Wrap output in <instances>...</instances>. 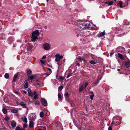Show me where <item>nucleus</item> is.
I'll return each instance as SVG.
<instances>
[{
	"mask_svg": "<svg viewBox=\"0 0 130 130\" xmlns=\"http://www.w3.org/2000/svg\"><path fill=\"white\" fill-rule=\"evenodd\" d=\"M78 24H80V26L82 28H83V29H90V23H87L84 21V22L83 20H78Z\"/></svg>",
	"mask_w": 130,
	"mask_h": 130,
	"instance_id": "1",
	"label": "nucleus"
},
{
	"mask_svg": "<svg viewBox=\"0 0 130 130\" xmlns=\"http://www.w3.org/2000/svg\"><path fill=\"white\" fill-rule=\"evenodd\" d=\"M78 26L75 29V31L77 34L76 36L78 37L83 35V28H82L80 26V24H78V22L77 23Z\"/></svg>",
	"mask_w": 130,
	"mask_h": 130,
	"instance_id": "2",
	"label": "nucleus"
},
{
	"mask_svg": "<svg viewBox=\"0 0 130 130\" xmlns=\"http://www.w3.org/2000/svg\"><path fill=\"white\" fill-rule=\"evenodd\" d=\"M39 32L38 30L33 31L32 33V41H35L36 39H38V36H39Z\"/></svg>",
	"mask_w": 130,
	"mask_h": 130,
	"instance_id": "3",
	"label": "nucleus"
},
{
	"mask_svg": "<svg viewBox=\"0 0 130 130\" xmlns=\"http://www.w3.org/2000/svg\"><path fill=\"white\" fill-rule=\"evenodd\" d=\"M56 58L55 59V61L57 62H59L60 59H62L63 58V56L61 55L60 56L59 54H56L55 55Z\"/></svg>",
	"mask_w": 130,
	"mask_h": 130,
	"instance_id": "4",
	"label": "nucleus"
},
{
	"mask_svg": "<svg viewBox=\"0 0 130 130\" xmlns=\"http://www.w3.org/2000/svg\"><path fill=\"white\" fill-rule=\"evenodd\" d=\"M19 72H18L14 75L12 80L13 82H16L17 80L19 79V78L18 77V76L19 75Z\"/></svg>",
	"mask_w": 130,
	"mask_h": 130,
	"instance_id": "5",
	"label": "nucleus"
},
{
	"mask_svg": "<svg viewBox=\"0 0 130 130\" xmlns=\"http://www.w3.org/2000/svg\"><path fill=\"white\" fill-rule=\"evenodd\" d=\"M43 47V48L46 50H48L50 47V44L47 43H45Z\"/></svg>",
	"mask_w": 130,
	"mask_h": 130,
	"instance_id": "6",
	"label": "nucleus"
},
{
	"mask_svg": "<svg viewBox=\"0 0 130 130\" xmlns=\"http://www.w3.org/2000/svg\"><path fill=\"white\" fill-rule=\"evenodd\" d=\"M70 95V94L68 93L67 91H65V93L64 94V96L66 100L68 102L69 101V98Z\"/></svg>",
	"mask_w": 130,
	"mask_h": 130,
	"instance_id": "7",
	"label": "nucleus"
},
{
	"mask_svg": "<svg viewBox=\"0 0 130 130\" xmlns=\"http://www.w3.org/2000/svg\"><path fill=\"white\" fill-rule=\"evenodd\" d=\"M41 103L42 105L45 106H47V101L44 98H42L41 100Z\"/></svg>",
	"mask_w": 130,
	"mask_h": 130,
	"instance_id": "8",
	"label": "nucleus"
},
{
	"mask_svg": "<svg viewBox=\"0 0 130 130\" xmlns=\"http://www.w3.org/2000/svg\"><path fill=\"white\" fill-rule=\"evenodd\" d=\"M125 64L126 67L130 71V61L129 60L128 61H125Z\"/></svg>",
	"mask_w": 130,
	"mask_h": 130,
	"instance_id": "9",
	"label": "nucleus"
},
{
	"mask_svg": "<svg viewBox=\"0 0 130 130\" xmlns=\"http://www.w3.org/2000/svg\"><path fill=\"white\" fill-rule=\"evenodd\" d=\"M27 49L28 51L31 50L33 47V46L29 43H28L27 44Z\"/></svg>",
	"mask_w": 130,
	"mask_h": 130,
	"instance_id": "10",
	"label": "nucleus"
},
{
	"mask_svg": "<svg viewBox=\"0 0 130 130\" xmlns=\"http://www.w3.org/2000/svg\"><path fill=\"white\" fill-rule=\"evenodd\" d=\"M27 91L28 92L29 95L31 96V97H33V94L32 93L31 89L30 88H28Z\"/></svg>",
	"mask_w": 130,
	"mask_h": 130,
	"instance_id": "11",
	"label": "nucleus"
},
{
	"mask_svg": "<svg viewBox=\"0 0 130 130\" xmlns=\"http://www.w3.org/2000/svg\"><path fill=\"white\" fill-rule=\"evenodd\" d=\"M4 101L5 103H9L10 100L7 96H6L4 99Z\"/></svg>",
	"mask_w": 130,
	"mask_h": 130,
	"instance_id": "12",
	"label": "nucleus"
},
{
	"mask_svg": "<svg viewBox=\"0 0 130 130\" xmlns=\"http://www.w3.org/2000/svg\"><path fill=\"white\" fill-rule=\"evenodd\" d=\"M84 86L83 85H82L79 86V89L78 91L79 92H82L84 89Z\"/></svg>",
	"mask_w": 130,
	"mask_h": 130,
	"instance_id": "13",
	"label": "nucleus"
},
{
	"mask_svg": "<svg viewBox=\"0 0 130 130\" xmlns=\"http://www.w3.org/2000/svg\"><path fill=\"white\" fill-rule=\"evenodd\" d=\"M84 34L85 36H87L92 35V34L90 33V31H87L84 32Z\"/></svg>",
	"mask_w": 130,
	"mask_h": 130,
	"instance_id": "14",
	"label": "nucleus"
},
{
	"mask_svg": "<svg viewBox=\"0 0 130 130\" xmlns=\"http://www.w3.org/2000/svg\"><path fill=\"white\" fill-rule=\"evenodd\" d=\"M11 125L14 128L16 126V123L14 121L12 120L11 121Z\"/></svg>",
	"mask_w": 130,
	"mask_h": 130,
	"instance_id": "15",
	"label": "nucleus"
},
{
	"mask_svg": "<svg viewBox=\"0 0 130 130\" xmlns=\"http://www.w3.org/2000/svg\"><path fill=\"white\" fill-rule=\"evenodd\" d=\"M118 57L119 58L122 60H123L124 59V57L122 54L119 53L118 54Z\"/></svg>",
	"mask_w": 130,
	"mask_h": 130,
	"instance_id": "16",
	"label": "nucleus"
},
{
	"mask_svg": "<svg viewBox=\"0 0 130 130\" xmlns=\"http://www.w3.org/2000/svg\"><path fill=\"white\" fill-rule=\"evenodd\" d=\"M105 34V30H104L102 32H101L99 34L98 37H102L104 36Z\"/></svg>",
	"mask_w": 130,
	"mask_h": 130,
	"instance_id": "17",
	"label": "nucleus"
},
{
	"mask_svg": "<svg viewBox=\"0 0 130 130\" xmlns=\"http://www.w3.org/2000/svg\"><path fill=\"white\" fill-rule=\"evenodd\" d=\"M36 77V75H32L31 76H28V79L29 80L30 79L32 80H33L34 78H35Z\"/></svg>",
	"mask_w": 130,
	"mask_h": 130,
	"instance_id": "18",
	"label": "nucleus"
},
{
	"mask_svg": "<svg viewBox=\"0 0 130 130\" xmlns=\"http://www.w3.org/2000/svg\"><path fill=\"white\" fill-rule=\"evenodd\" d=\"M19 105H20L21 106L23 107L27 108V107H26L27 105L26 104H24V102H21Z\"/></svg>",
	"mask_w": 130,
	"mask_h": 130,
	"instance_id": "19",
	"label": "nucleus"
},
{
	"mask_svg": "<svg viewBox=\"0 0 130 130\" xmlns=\"http://www.w3.org/2000/svg\"><path fill=\"white\" fill-rule=\"evenodd\" d=\"M34 126V122L32 121H30L29 122V126L30 128H32Z\"/></svg>",
	"mask_w": 130,
	"mask_h": 130,
	"instance_id": "20",
	"label": "nucleus"
},
{
	"mask_svg": "<svg viewBox=\"0 0 130 130\" xmlns=\"http://www.w3.org/2000/svg\"><path fill=\"white\" fill-rule=\"evenodd\" d=\"M21 119L23 121L25 122L26 123H27V119L26 117H25L24 118L22 117L21 118Z\"/></svg>",
	"mask_w": 130,
	"mask_h": 130,
	"instance_id": "21",
	"label": "nucleus"
},
{
	"mask_svg": "<svg viewBox=\"0 0 130 130\" xmlns=\"http://www.w3.org/2000/svg\"><path fill=\"white\" fill-rule=\"evenodd\" d=\"M58 99L60 100V101H62V97L61 94L59 93H58Z\"/></svg>",
	"mask_w": 130,
	"mask_h": 130,
	"instance_id": "22",
	"label": "nucleus"
},
{
	"mask_svg": "<svg viewBox=\"0 0 130 130\" xmlns=\"http://www.w3.org/2000/svg\"><path fill=\"white\" fill-rule=\"evenodd\" d=\"M122 1H120L119 2L118 4V6H119L120 7V8H122L124 7L123 6H122Z\"/></svg>",
	"mask_w": 130,
	"mask_h": 130,
	"instance_id": "23",
	"label": "nucleus"
},
{
	"mask_svg": "<svg viewBox=\"0 0 130 130\" xmlns=\"http://www.w3.org/2000/svg\"><path fill=\"white\" fill-rule=\"evenodd\" d=\"M2 111L4 114H6L7 113V109L5 108H3L2 109Z\"/></svg>",
	"mask_w": 130,
	"mask_h": 130,
	"instance_id": "24",
	"label": "nucleus"
},
{
	"mask_svg": "<svg viewBox=\"0 0 130 130\" xmlns=\"http://www.w3.org/2000/svg\"><path fill=\"white\" fill-rule=\"evenodd\" d=\"M57 79L61 81L64 80V78L62 76H59L58 78H57Z\"/></svg>",
	"mask_w": 130,
	"mask_h": 130,
	"instance_id": "25",
	"label": "nucleus"
},
{
	"mask_svg": "<svg viewBox=\"0 0 130 130\" xmlns=\"http://www.w3.org/2000/svg\"><path fill=\"white\" fill-rule=\"evenodd\" d=\"M27 75H30L32 74V72L30 70H28L27 71Z\"/></svg>",
	"mask_w": 130,
	"mask_h": 130,
	"instance_id": "26",
	"label": "nucleus"
},
{
	"mask_svg": "<svg viewBox=\"0 0 130 130\" xmlns=\"http://www.w3.org/2000/svg\"><path fill=\"white\" fill-rule=\"evenodd\" d=\"M113 3V1H111L110 2H106V4H108V6H110Z\"/></svg>",
	"mask_w": 130,
	"mask_h": 130,
	"instance_id": "27",
	"label": "nucleus"
},
{
	"mask_svg": "<svg viewBox=\"0 0 130 130\" xmlns=\"http://www.w3.org/2000/svg\"><path fill=\"white\" fill-rule=\"evenodd\" d=\"M15 130H25L23 128H21L19 126H18L16 128Z\"/></svg>",
	"mask_w": 130,
	"mask_h": 130,
	"instance_id": "28",
	"label": "nucleus"
},
{
	"mask_svg": "<svg viewBox=\"0 0 130 130\" xmlns=\"http://www.w3.org/2000/svg\"><path fill=\"white\" fill-rule=\"evenodd\" d=\"M120 49H123V47L122 46L117 47L116 49V51L118 50V52H120L121 51Z\"/></svg>",
	"mask_w": 130,
	"mask_h": 130,
	"instance_id": "29",
	"label": "nucleus"
},
{
	"mask_svg": "<svg viewBox=\"0 0 130 130\" xmlns=\"http://www.w3.org/2000/svg\"><path fill=\"white\" fill-rule=\"evenodd\" d=\"M28 125L27 124L25 123L23 125V128L24 130H25V128L27 127Z\"/></svg>",
	"mask_w": 130,
	"mask_h": 130,
	"instance_id": "30",
	"label": "nucleus"
},
{
	"mask_svg": "<svg viewBox=\"0 0 130 130\" xmlns=\"http://www.w3.org/2000/svg\"><path fill=\"white\" fill-rule=\"evenodd\" d=\"M99 80L98 79L96 81H95L94 83L95 85L96 86L99 83Z\"/></svg>",
	"mask_w": 130,
	"mask_h": 130,
	"instance_id": "31",
	"label": "nucleus"
},
{
	"mask_svg": "<svg viewBox=\"0 0 130 130\" xmlns=\"http://www.w3.org/2000/svg\"><path fill=\"white\" fill-rule=\"evenodd\" d=\"M11 112L13 113H17L18 112V111L17 110L14 109L11 110Z\"/></svg>",
	"mask_w": 130,
	"mask_h": 130,
	"instance_id": "32",
	"label": "nucleus"
},
{
	"mask_svg": "<svg viewBox=\"0 0 130 130\" xmlns=\"http://www.w3.org/2000/svg\"><path fill=\"white\" fill-rule=\"evenodd\" d=\"M40 116L41 118H42L44 116V112L43 111H41L40 113Z\"/></svg>",
	"mask_w": 130,
	"mask_h": 130,
	"instance_id": "33",
	"label": "nucleus"
},
{
	"mask_svg": "<svg viewBox=\"0 0 130 130\" xmlns=\"http://www.w3.org/2000/svg\"><path fill=\"white\" fill-rule=\"evenodd\" d=\"M28 85L27 81H26V82L24 85V87L25 88H28Z\"/></svg>",
	"mask_w": 130,
	"mask_h": 130,
	"instance_id": "34",
	"label": "nucleus"
},
{
	"mask_svg": "<svg viewBox=\"0 0 130 130\" xmlns=\"http://www.w3.org/2000/svg\"><path fill=\"white\" fill-rule=\"evenodd\" d=\"M9 75L8 73H6L5 74L4 77L5 78L8 79L9 78Z\"/></svg>",
	"mask_w": 130,
	"mask_h": 130,
	"instance_id": "35",
	"label": "nucleus"
},
{
	"mask_svg": "<svg viewBox=\"0 0 130 130\" xmlns=\"http://www.w3.org/2000/svg\"><path fill=\"white\" fill-rule=\"evenodd\" d=\"M90 63L92 64H94L96 63V62L93 60H91L90 61Z\"/></svg>",
	"mask_w": 130,
	"mask_h": 130,
	"instance_id": "36",
	"label": "nucleus"
},
{
	"mask_svg": "<svg viewBox=\"0 0 130 130\" xmlns=\"http://www.w3.org/2000/svg\"><path fill=\"white\" fill-rule=\"evenodd\" d=\"M63 88V86H61L58 87V89L60 90H61Z\"/></svg>",
	"mask_w": 130,
	"mask_h": 130,
	"instance_id": "37",
	"label": "nucleus"
},
{
	"mask_svg": "<svg viewBox=\"0 0 130 130\" xmlns=\"http://www.w3.org/2000/svg\"><path fill=\"white\" fill-rule=\"evenodd\" d=\"M128 5V2H125L123 5L124 7H125Z\"/></svg>",
	"mask_w": 130,
	"mask_h": 130,
	"instance_id": "38",
	"label": "nucleus"
},
{
	"mask_svg": "<svg viewBox=\"0 0 130 130\" xmlns=\"http://www.w3.org/2000/svg\"><path fill=\"white\" fill-rule=\"evenodd\" d=\"M4 120L6 121H8L9 120V117H8L7 116L6 117L4 118Z\"/></svg>",
	"mask_w": 130,
	"mask_h": 130,
	"instance_id": "39",
	"label": "nucleus"
},
{
	"mask_svg": "<svg viewBox=\"0 0 130 130\" xmlns=\"http://www.w3.org/2000/svg\"><path fill=\"white\" fill-rule=\"evenodd\" d=\"M72 75H73V73H70L67 76L66 78H69V77L70 76H71Z\"/></svg>",
	"mask_w": 130,
	"mask_h": 130,
	"instance_id": "40",
	"label": "nucleus"
},
{
	"mask_svg": "<svg viewBox=\"0 0 130 130\" xmlns=\"http://www.w3.org/2000/svg\"><path fill=\"white\" fill-rule=\"evenodd\" d=\"M38 94H36L34 97V99L35 100H36L38 99Z\"/></svg>",
	"mask_w": 130,
	"mask_h": 130,
	"instance_id": "41",
	"label": "nucleus"
},
{
	"mask_svg": "<svg viewBox=\"0 0 130 130\" xmlns=\"http://www.w3.org/2000/svg\"><path fill=\"white\" fill-rule=\"evenodd\" d=\"M94 96V95H90V99L91 100H92L93 99V97Z\"/></svg>",
	"mask_w": 130,
	"mask_h": 130,
	"instance_id": "42",
	"label": "nucleus"
},
{
	"mask_svg": "<svg viewBox=\"0 0 130 130\" xmlns=\"http://www.w3.org/2000/svg\"><path fill=\"white\" fill-rule=\"evenodd\" d=\"M116 123V122L115 121H112L111 122V124L110 126H112L113 124H115V123Z\"/></svg>",
	"mask_w": 130,
	"mask_h": 130,
	"instance_id": "43",
	"label": "nucleus"
},
{
	"mask_svg": "<svg viewBox=\"0 0 130 130\" xmlns=\"http://www.w3.org/2000/svg\"><path fill=\"white\" fill-rule=\"evenodd\" d=\"M88 84V82H86L85 83V85L84 87V89H86V87L87 86Z\"/></svg>",
	"mask_w": 130,
	"mask_h": 130,
	"instance_id": "44",
	"label": "nucleus"
},
{
	"mask_svg": "<svg viewBox=\"0 0 130 130\" xmlns=\"http://www.w3.org/2000/svg\"><path fill=\"white\" fill-rule=\"evenodd\" d=\"M95 28H96L94 27H91V26L90 27V29H91V30H95Z\"/></svg>",
	"mask_w": 130,
	"mask_h": 130,
	"instance_id": "45",
	"label": "nucleus"
},
{
	"mask_svg": "<svg viewBox=\"0 0 130 130\" xmlns=\"http://www.w3.org/2000/svg\"><path fill=\"white\" fill-rule=\"evenodd\" d=\"M6 129H7L5 127H4L0 129V130H5Z\"/></svg>",
	"mask_w": 130,
	"mask_h": 130,
	"instance_id": "46",
	"label": "nucleus"
},
{
	"mask_svg": "<svg viewBox=\"0 0 130 130\" xmlns=\"http://www.w3.org/2000/svg\"><path fill=\"white\" fill-rule=\"evenodd\" d=\"M89 93H90V95H94L93 92L92 91H90Z\"/></svg>",
	"mask_w": 130,
	"mask_h": 130,
	"instance_id": "47",
	"label": "nucleus"
},
{
	"mask_svg": "<svg viewBox=\"0 0 130 130\" xmlns=\"http://www.w3.org/2000/svg\"><path fill=\"white\" fill-rule=\"evenodd\" d=\"M39 103L38 101H37L35 103V104L36 105H39Z\"/></svg>",
	"mask_w": 130,
	"mask_h": 130,
	"instance_id": "48",
	"label": "nucleus"
},
{
	"mask_svg": "<svg viewBox=\"0 0 130 130\" xmlns=\"http://www.w3.org/2000/svg\"><path fill=\"white\" fill-rule=\"evenodd\" d=\"M50 74H48L46 73H44V74H43V75H46V77H47V76H48L49 75H50Z\"/></svg>",
	"mask_w": 130,
	"mask_h": 130,
	"instance_id": "49",
	"label": "nucleus"
},
{
	"mask_svg": "<svg viewBox=\"0 0 130 130\" xmlns=\"http://www.w3.org/2000/svg\"><path fill=\"white\" fill-rule=\"evenodd\" d=\"M108 130H112V126H110L108 127Z\"/></svg>",
	"mask_w": 130,
	"mask_h": 130,
	"instance_id": "50",
	"label": "nucleus"
},
{
	"mask_svg": "<svg viewBox=\"0 0 130 130\" xmlns=\"http://www.w3.org/2000/svg\"><path fill=\"white\" fill-rule=\"evenodd\" d=\"M40 61L41 63L42 64H44L45 63V62L44 61H43L42 60H40Z\"/></svg>",
	"mask_w": 130,
	"mask_h": 130,
	"instance_id": "51",
	"label": "nucleus"
},
{
	"mask_svg": "<svg viewBox=\"0 0 130 130\" xmlns=\"http://www.w3.org/2000/svg\"><path fill=\"white\" fill-rule=\"evenodd\" d=\"M39 85L40 84L39 83H37L34 84V85L36 86H39Z\"/></svg>",
	"mask_w": 130,
	"mask_h": 130,
	"instance_id": "52",
	"label": "nucleus"
},
{
	"mask_svg": "<svg viewBox=\"0 0 130 130\" xmlns=\"http://www.w3.org/2000/svg\"><path fill=\"white\" fill-rule=\"evenodd\" d=\"M46 58V56L45 55L44 56L42 57V59H45Z\"/></svg>",
	"mask_w": 130,
	"mask_h": 130,
	"instance_id": "53",
	"label": "nucleus"
},
{
	"mask_svg": "<svg viewBox=\"0 0 130 130\" xmlns=\"http://www.w3.org/2000/svg\"><path fill=\"white\" fill-rule=\"evenodd\" d=\"M78 59L80 61H81L82 59H81V58L80 56H78Z\"/></svg>",
	"mask_w": 130,
	"mask_h": 130,
	"instance_id": "54",
	"label": "nucleus"
},
{
	"mask_svg": "<svg viewBox=\"0 0 130 130\" xmlns=\"http://www.w3.org/2000/svg\"><path fill=\"white\" fill-rule=\"evenodd\" d=\"M83 61L85 63L86 62V61L84 59H82L81 61Z\"/></svg>",
	"mask_w": 130,
	"mask_h": 130,
	"instance_id": "55",
	"label": "nucleus"
},
{
	"mask_svg": "<svg viewBox=\"0 0 130 130\" xmlns=\"http://www.w3.org/2000/svg\"><path fill=\"white\" fill-rule=\"evenodd\" d=\"M37 91H34L33 93V94L34 95H36V93H37Z\"/></svg>",
	"mask_w": 130,
	"mask_h": 130,
	"instance_id": "56",
	"label": "nucleus"
},
{
	"mask_svg": "<svg viewBox=\"0 0 130 130\" xmlns=\"http://www.w3.org/2000/svg\"><path fill=\"white\" fill-rule=\"evenodd\" d=\"M76 65H77V66H80V64H79L78 63H77V62L76 63Z\"/></svg>",
	"mask_w": 130,
	"mask_h": 130,
	"instance_id": "57",
	"label": "nucleus"
},
{
	"mask_svg": "<svg viewBox=\"0 0 130 130\" xmlns=\"http://www.w3.org/2000/svg\"><path fill=\"white\" fill-rule=\"evenodd\" d=\"M48 70H49V71H50L51 72H51H52V70H51V69H50V68H48Z\"/></svg>",
	"mask_w": 130,
	"mask_h": 130,
	"instance_id": "58",
	"label": "nucleus"
},
{
	"mask_svg": "<svg viewBox=\"0 0 130 130\" xmlns=\"http://www.w3.org/2000/svg\"><path fill=\"white\" fill-rule=\"evenodd\" d=\"M23 92L25 94H26L27 93V92L24 90L23 91Z\"/></svg>",
	"mask_w": 130,
	"mask_h": 130,
	"instance_id": "59",
	"label": "nucleus"
},
{
	"mask_svg": "<svg viewBox=\"0 0 130 130\" xmlns=\"http://www.w3.org/2000/svg\"><path fill=\"white\" fill-rule=\"evenodd\" d=\"M42 130H46V129L45 127H43L42 129Z\"/></svg>",
	"mask_w": 130,
	"mask_h": 130,
	"instance_id": "60",
	"label": "nucleus"
},
{
	"mask_svg": "<svg viewBox=\"0 0 130 130\" xmlns=\"http://www.w3.org/2000/svg\"><path fill=\"white\" fill-rule=\"evenodd\" d=\"M56 77L57 79V78H58V74H57V75H56Z\"/></svg>",
	"mask_w": 130,
	"mask_h": 130,
	"instance_id": "61",
	"label": "nucleus"
},
{
	"mask_svg": "<svg viewBox=\"0 0 130 130\" xmlns=\"http://www.w3.org/2000/svg\"><path fill=\"white\" fill-rule=\"evenodd\" d=\"M36 81L37 82H39V80L38 79H36Z\"/></svg>",
	"mask_w": 130,
	"mask_h": 130,
	"instance_id": "62",
	"label": "nucleus"
},
{
	"mask_svg": "<svg viewBox=\"0 0 130 130\" xmlns=\"http://www.w3.org/2000/svg\"><path fill=\"white\" fill-rule=\"evenodd\" d=\"M37 44H34V46H37Z\"/></svg>",
	"mask_w": 130,
	"mask_h": 130,
	"instance_id": "63",
	"label": "nucleus"
},
{
	"mask_svg": "<svg viewBox=\"0 0 130 130\" xmlns=\"http://www.w3.org/2000/svg\"><path fill=\"white\" fill-rule=\"evenodd\" d=\"M16 93L17 94H18L19 93L18 92V91H16Z\"/></svg>",
	"mask_w": 130,
	"mask_h": 130,
	"instance_id": "64",
	"label": "nucleus"
}]
</instances>
